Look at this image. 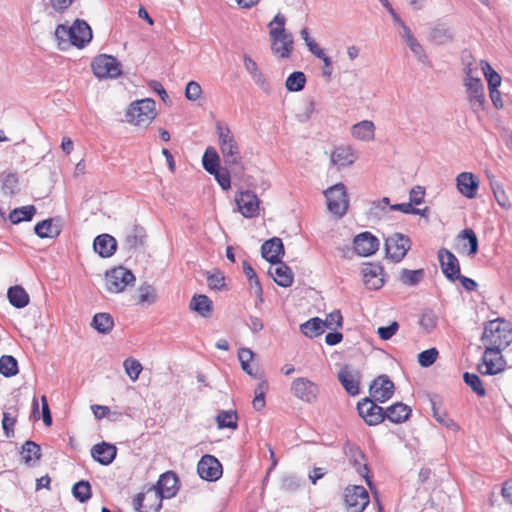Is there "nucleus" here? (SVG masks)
Wrapping results in <instances>:
<instances>
[{
    "instance_id": "nucleus-1",
    "label": "nucleus",
    "mask_w": 512,
    "mask_h": 512,
    "mask_svg": "<svg viewBox=\"0 0 512 512\" xmlns=\"http://www.w3.org/2000/svg\"><path fill=\"white\" fill-rule=\"evenodd\" d=\"M285 24L286 17L281 13H277L268 24L271 51L281 59L289 58L294 48L293 35L286 30Z\"/></svg>"
},
{
    "instance_id": "nucleus-2",
    "label": "nucleus",
    "mask_w": 512,
    "mask_h": 512,
    "mask_svg": "<svg viewBox=\"0 0 512 512\" xmlns=\"http://www.w3.org/2000/svg\"><path fill=\"white\" fill-rule=\"evenodd\" d=\"M485 347L503 350L512 342V328L509 322L502 318L489 321L482 335Z\"/></svg>"
},
{
    "instance_id": "nucleus-3",
    "label": "nucleus",
    "mask_w": 512,
    "mask_h": 512,
    "mask_svg": "<svg viewBox=\"0 0 512 512\" xmlns=\"http://www.w3.org/2000/svg\"><path fill=\"white\" fill-rule=\"evenodd\" d=\"M219 149L225 164L229 166L240 165L242 156L238 142L227 124L216 123Z\"/></svg>"
},
{
    "instance_id": "nucleus-4",
    "label": "nucleus",
    "mask_w": 512,
    "mask_h": 512,
    "mask_svg": "<svg viewBox=\"0 0 512 512\" xmlns=\"http://www.w3.org/2000/svg\"><path fill=\"white\" fill-rule=\"evenodd\" d=\"M155 117V101L151 98L134 101L126 111L127 121L137 126L146 127Z\"/></svg>"
},
{
    "instance_id": "nucleus-5",
    "label": "nucleus",
    "mask_w": 512,
    "mask_h": 512,
    "mask_svg": "<svg viewBox=\"0 0 512 512\" xmlns=\"http://www.w3.org/2000/svg\"><path fill=\"white\" fill-rule=\"evenodd\" d=\"M135 282L134 274L123 266L110 269L105 275V287L110 293H120Z\"/></svg>"
},
{
    "instance_id": "nucleus-6",
    "label": "nucleus",
    "mask_w": 512,
    "mask_h": 512,
    "mask_svg": "<svg viewBox=\"0 0 512 512\" xmlns=\"http://www.w3.org/2000/svg\"><path fill=\"white\" fill-rule=\"evenodd\" d=\"M324 194L327 199L328 210L334 215L342 217L346 213L349 204L345 185L342 183L335 184L328 188Z\"/></svg>"
},
{
    "instance_id": "nucleus-7",
    "label": "nucleus",
    "mask_w": 512,
    "mask_h": 512,
    "mask_svg": "<svg viewBox=\"0 0 512 512\" xmlns=\"http://www.w3.org/2000/svg\"><path fill=\"white\" fill-rule=\"evenodd\" d=\"M163 499L160 492L151 486L145 492L135 496L133 506L138 512H158L162 507Z\"/></svg>"
},
{
    "instance_id": "nucleus-8",
    "label": "nucleus",
    "mask_w": 512,
    "mask_h": 512,
    "mask_svg": "<svg viewBox=\"0 0 512 512\" xmlns=\"http://www.w3.org/2000/svg\"><path fill=\"white\" fill-rule=\"evenodd\" d=\"M92 70L98 78H116L121 74V65L115 57L103 54L93 60Z\"/></svg>"
},
{
    "instance_id": "nucleus-9",
    "label": "nucleus",
    "mask_w": 512,
    "mask_h": 512,
    "mask_svg": "<svg viewBox=\"0 0 512 512\" xmlns=\"http://www.w3.org/2000/svg\"><path fill=\"white\" fill-rule=\"evenodd\" d=\"M410 239L401 234L394 233L385 240L386 256L394 262H400L410 249Z\"/></svg>"
},
{
    "instance_id": "nucleus-10",
    "label": "nucleus",
    "mask_w": 512,
    "mask_h": 512,
    "mask_svg": "<svg viewBox=\"0 0 512 512\" xmlns=\"http://www.w3.org/2000/svg\"><path fill=\"white\" fill-rule=\"evenodd\" d=\"M463 85L466 90L467 99L473 112L484 109L486 103L484 85L481 79L464 78Z\"/></svg>"
},
{
    "instance_id": "nucleus-11",
    "label": "nucleus",
    "mask_w": 512,
    "mask_h": 512,
    "mask_svg": "<svg viewBox=\"0 0 512 512\" xmlns=\"http://www.w3.org/2000/svg\"><path fill=\"white\" fill-rule=\"evenodd\" d=\"M347 512H362L369 504V494L363 486H349L345 489Z\"/></svg>"
},
{
    "instance_id": "nucleus-12",
    "label": "nucleus",
    "mask_w": 512,
    "mask_h": 512,
    "mask_svg": "<svg viewBox=\"0 0 512 512\" xmlns=\"http://www.w3.org/2000/svg\"><path fill=\"white\" fill-rule=\"evenodd\" d=\"M291 392L303 402L314 403L319 395V387L308 378L299 377L293 380Z\"/></svg>"
},
{
    "instance_id": "nucleus-13",
    "label": "nucleus",
    "mask_w": 512,
    "mask_h": 512,
    "mask_svg": "<svg viewBox=\"0 0 512 512\" xmlns=\"http://www.w3.org/2000/svg\"><path fill=\"white\" fill-rule=\"evenodd\" d=\"M375 402L374 399L364 398L357 404L359 415L369 426L380 424L385 419L383 408Z\"/></svg>"
},
{
    "instance_id": "nucleus-14",
    "label": "nucleus",
    "mask_w": 512,
    "mask_h": 512,
    "mask_svg": "<svg viewBox=\"0 0 512 512\" xmlns=\"http://www.w3.org/2000/svg\"><path fill=\"white\" fill-rule=\"evenodd\" d=\"M500 349L487 347L483 354V364L479 365V372L483 375H494L504 369L505 362Z\"/></svg>"
},
{
    "instance_id": "nucleus-15",
    "label": "nucleus",
    "mask_w": 512,
    "mask_h": 512,
    "mask_svg": "<svg viewBox=\"0 0 512 512\" xmlns=\"http://www.w3.org/2000/svg\"><path fill=\"white\" fill-rule=\"evenodd\" d=\"M199 476L206 481H216L222 476V465L213 455L206 454L197 464Z\"/></svg>"
},
{
    "instance_id": "nucleus-16",
    "label": "nucleus",
    "mask_w": 512,
    "mask_h": 512,
    "mask_svg": "<svg viewBox=\"0 0 512 512\" xmlns=\"http://www.w3.org/2000/svg\"><path fill=\"white\" fill-rule=\"evenodd\" d=\"M238 211L245 218H253L259 214V199L251 191H242L235 197Z\"/></svg>"
},
{
    "instance_id": "nucleus-17",
    "label": "nucleus",
    "mask_w": 512,
    "mask_h": 512,
    "mask_svg": "<svg viewBox=\"0 0 512 512\" xmlns=\"http://www.w3.org/2000/svg\"><path fill=\"white\" fill-rule=\"evenodd\" d=\"M394 383L387 375L378 376L370 385V395L380 403L389 400L394 393Z\"/></svg>"
},
{
    "instance_id": "nucleus-18",
    "label": "nucleus",
    "mask_w": 512,
    "mask_h": 512,
    "mask_svg": "<svg viewBox=\"0 0 512 512\" xmlns=\"http://www.w3.org/2000/svg\"><path fill=\"white\" fill-rule=\"evenodd\" d=\"M438 259L443 274L451 281H455L460 277V265L456 256L446 248L438 251Z\"/></svg>"
},
{
    "instance_id": "nucleus-19",
    "label": "nucleus",
    "mask_w": 512,
    "mask_h": 512,
    "mask_svg": "<svg viewBox=\"0 0 512 512\" xmlns=\"http://www.w3.org/2000/svg\"><path fill=\"white\" fill-rule=\"evenodd\" d=\"M354 250L360 256H370L379 249V240L372 233L366 231L358 234L353 240Z\"/></svg>"
},
{
    "instance_id": "nucleus-20",
    "label": "nucleus",
    "mask_w": 512,
    "mask_h": 512,
    "mask_svg": "<svg viewBox=\"0 0 512 512\" xmlns=\"http://www.w3.org/2000/svg\"><path fill=\"white\" fill-rule=\"evenodd\" d=\"M362 274L364 284L368 289L377 290L383 286V267L379 263H365Z\"/></svg>"
},
{
    "instance_id": "nucleus-21",
    "label": "nucleus",
    "mask_w": 512,
    "mask_h": 512,
    "mask_svg": "<svg viewBox=\"0 0 512 512\" xmlns=\"http://www.w3.org/2000/svg\"><path fill=\"white\" fill-rule=\"evenodd\" d=\"M243 64L253 82L259 87V89L267 95L271 94V86L257 63L249 55L245 54L243 56Z\"/></svg>"
},
{
    "instance_id": "nucleus-22",
    "label": "nucleus",
    "mask_w": 512,
    "mask_h": 512,
    "mask_svg": "<svg viewBox=\"0 0 512 512\" xmlns=\"http://www.w3.org/2000/svg\"><path fill=\"white\" fill-rule=\"evenodd\" d=\"M338 380L351 396L359 394L360 374L348 366H344L338 372Z\"/></svg>"
},
{
    "instance_id": "nucleus-23",
    "label": "nucleus",
    "mask_w": 512,
    "mask_h": 512,
    "mask_svg": "<svg viewBox=\"0 0 512 512\" xmlns=\"http://www.w3.org/2000/svg\"><path fill=\"white\" fill-rule=\"evenodd\" d=\"M152 487L157 489L163 498L170 499L178 491V477L172 471L165 472L160 476L157 484Z\"/></svg>"
},
{
    "instance_id": "nucleus-24",
    "label": "nucleus",
    "mask_w": 512,
    "mask_h": 512,
    "mask_svg": "<svg viewBox=\"0 0 512 512\" xmlns=\"http://www.w3.org/2000/svg\"><path fill=\"white\" fill-rule=\"evenodd\" d=\"M261 253L264 259L271 264H278L281 261V256L284 255V246L282 240L278 237H273L262 244Z\"/></svg>"
},
{
    "instance_id": "nucleus-25",
    "label": "nucleus",
    "mask_w": 512,
    "mask_h": 512,
    "mask_svg": "<svg viewBox=\"0 0 512 512\" xmlns=\"http://www.w3.org/2000/svg\"><path fill=\"white\" fill-rule=\"evenodd\" d=\"M457 188L459 192L472 199L476 197L479 186V180L475 175L470 172H462L456 177Z\"/></svg>"
},
{
    "instance_id": "nucleus-26",
    "label": "nucleus",
    "mask_w": 512,
    "mask_h": 512,
    "mask_svg": "<svg viewBox=\"0 0 512 512\" xmlns=\"http://www.w3.org/2000/svg\"><path fill=\"white\" fill-rule=\"evenodd\" d=\"M93 248L100 257L108 258L116 252L117 241L109 234H100L94 239Z\"/></svg>"
},
{
    "instance_id": "nucleus-27",
    "label": "nucleus",
    "mask_w": 512,
    "mask_h": 512,
    "mask_svg": "<svg viewBox=\"0 0 512 512\" xmlns=\"http://www.w3.org/2000/svg\"><path fill=\"white\" fill-rule=\"evenodd\" d=\"M116 454V447L106 442L96 444L91 449V455L93 459L102 465L111 464L115 459Z\"/></svg>"
},
{
    "instance_id": "nucleus-28",
    "label": "nucleus",
    "mask_w": 512,
    "mask_h": 512,
    "mask_svg": "<svg viewBox=\"0 0 512 512\" xmlns=\"http://www.w3.org/2000/svg\"><path fill=\"white\" fill-rule=\"evenodd\" d=\"M35 234L40 238H56L61 233V226L55 219L49 218L38 222L34 227Z\"/></svg>"
},
{
    "instance_id": "nucleus-29",
    "label": "nucleus",
    "mask_w": 512,
    "mask_h": 512,
    "mask_svg": "<svg viewBox=\"0 0 512 512\" xmlns=\"http://www.w3.org/2000/svg\"><path fill=\"white\" fill-rule=\"evenodd\" d=\"M78 26V30H74L75 37L72 38V45L78 48H83L92 39V30L90 26L84 21L77 19L71 27Z\"/></svg>"
},
{
    "instance_id": "nucleus-30",
    "label": "nucleus",
    "mask_w": 512,
    "mask_h": 512,
    "mask_svg": "<svg viewBox=\"0 0 512 512\" xmlns=\"http://www.w3.org/2000/svg\"><path fill=\"white\" fill-rule=\"evenodd\" d=\"M355 160L356 156L350 147H337L331 154V163L337 166L339 169L352 165Z\"/></svg>"
},
{
    "instance_id": "nucleus-31",
    "label": "nucleus",
    "mask_w": 512,
    "mask_h": 512,
    "mask_svg": "<svg viewBox=\"0 0 512 512\" xmlns=\"http://www.w3.org/2000/svg\"><path fill=\"white\" fill-rule=\"evenodd\" d=\"M410 414V407L401 402L391 405L384 411L385 419L392 423H402L409 418Z\"/></svg>"
},
{
    "instance_id": "nucleus-32",
    "label": "nucleus",
    "mask_w": 512,
    "mask_h": 512,
    "mask_svg": "<svg viewBox=\"0 0 512 512\" xmlns=\"http://www.w3.org/2000/svg\"><path fill=\"white\" fill-rule=\"evenodd\" d=\"M269 273L273 277L274 281L281 287L286 288L291 286L293 283L294 277L291 268L281 261L274 270L270 269Z\"/></svg>"
},
{
    "instance_id": "nucleus-33",
    "label": "nucleus",
    "mask_w": 512,
    "mask_h": 512,
    "mask_svg": "<svg viewBox=\"0 0 512 512\" xmlns=\"http://www.w3.org/2000/svg\"><path fill=\"white\" fill-rule=\"evenodd\" d=\"M375 125L372 121L363 120L354 124L351 128L352 136L361 141H371L374 139Z\"/></svg>"
},
{
    "instance_id": "nucleus-34",
    "label": "nucleus",
    "mask_w": 512,
    "mask_h": 512,
    "mask_svg": "<svg viewBox=\"0 0 512 512\" xmlns=\"http://www.w3.org/2000/svg\"><path fill=\"white\" fill-rule=\"evenodd\" d=\"M189 308L206 318L212 313V301L206 295H194L189 303Z\"/></svg>"
},
{
    "instance_id": "nucleus-35",
    "label": "nucleus",
    "mask_w": 512,
    "mask_h": 512,
    "mask_svg": "<svg viewBox=\"0 0 512 512\" xmlns=\"http://www.w3.org/2000/svg\"><path fill=\"white\" fill-rule=\"evenodd\" d=\"M76 27H67L64 24H59L55 30V38L58 41V47L60 50H66L72 45V38L75 37L74 30H78Z\"/></svg>"
},
{
    "instance_id": "nucleus-36",
    "label": "nucleus",
    "mask_w": 512,
    "mask_h": 512,
    "mask_svg": "<svg viewBox=\"0 0 512 512\" xmlns=\"http://www.w3.org/2000/svg\"><path fill=\"white\" fill-rule=\"evenodd\" d=\"M145 231L142 227L132 226L126 233L124 246L128 250L136 249L144 245Z\"/></svg>"
},
{
    "instance_id": "nucleus-37",
    "label": "nucleus",
    "mask_w": 512,
    "mask_h": 512,
    "mask_svg": "<svg viewBox=\"0 0 512 512\" xmlns=\"http://www.w3.org/2000/svg\"><path fill=\"white\" fill-rule=\"evenodd\" d=\"M7 297L15 308H24L29 304V295L21 286H13L8 289Z\"/></svg>"
},
{
    "instance_id": "nucleus-38",
    "label": "nucleus",
    "mask_w": 512,
    "mask_h": 512,
    "mask_svg": "<svg viewBox=\"0 0 512 512\" xmlns=\"http://www.w3.org/2000/svg\"><path fill=\"white\" fill-rule=\"evenodd\" d=\"M91 326L101 334H108L114 327V320L109 313H96Z\"/></svg>"
},
{
    "instance_id": "nucleus-39",
    "label": "nucleus",
    "mask_w": 512,
    "mask_h": 512,
    "mask_svg": "<svg viewBox=\"0 0 512 512\" xmlns=\"http://www.w3.org/2000/svg\"><path fill=\"white\" fill-rule=\"evenodd\" d=\"M219 429L229 428L232 430L238 427V415L234 410H222L216 416Z\"/></svg>"
},
{
    "instance_id": "nucleus-40",
    "label": "nucleus",
    "mask_w": 512,
    "mask_h": 512,
    "mask_svg": "<svg viewBox=\"0 0 512 512\" xmlns=\"http://www.w3.org/2000/svg\"><path fill=\"white\" fill-rule=\"evenodd\" d=\"M301 332L309 337L314 338L320 336L324 330L323 320L318 317L311 318L300 326Z\"/></svg>"
},
{
    "instance_id": "nucleus-41",
    "label": "nucleus",
    "mask_w": 512,
    "mask_h": 512,
    "mask_svg": "<svg viewBox=\"0 0 512 512\" xmlns=\"http://www.w3.org/2000/svg\"><path fill=\"white\" fill-rule=\"evenodd\" d=\"M220 157L216 149L212 146L206 148L203 157L202 164L204 169L209 173H215L219 169Z\"/></svg>"
},
{
    "instance_id": "nucleus-42",
    "label": "nucleus",
    "mask_w": 512,
    "mask_h": 512,
    "mask_svg": "<svg viewBox=\"0 0 512 512\" xmlns=\"http://www.w3.org/2000/svg\"><path fill=\"white\" fill-rule=\"evenodd\" d=\"M36 213L34 205L22 206L15 208L9 214V219L13 224H18L22 221H30Z\"/></svg>"
},
{
    "instance_id": "nucleus-43",
    "label": "nucleus",
    "mask_w": 512,
    "mask_h": 512,
    "mask_svg": "<svg viewBox=\"0 0 512 512\" xmlns=\"http://www.w3.org/2000/svg\"><path fill=\"white\" fill-rule=\"evenodd\" d=\"M21 455L26 464L36 462L41 457V448L37 443L28 440L22 446Z\"/></svg>"
},
{
    "instance_id": "nucleus-44",
    "label": "nucleus",
    "mask_w": 512,
    "mask_h": 512,
    "mask_svg": "<svg viewBox=\"0 0 512 512\" xmlns=\"http://www.w3.org/2000/svg\"><path fill=\"white\" fill-rule=\"evenodd\" d=\"M350 461L355 467L357 473L367 480V483L370 485V481L368 479L369 469L367 463L364 462V454L359 449L351 450Z\"/></svg>"
},
{
    "instance_id": "nucleus-45",
    "label": "nucleus",
    "mask_w": 512,
    "mask_h": 512,
    "mask_svg": "<svg viewBox=\"0 0 512 512\" xmlns=\"http://www.w3.org/2000/svg\"><path fill=\"white\" fill-rule=\"evenodd\" d=\"M453 32L451 29L443 24L436 25L430 32V39L436 44H445L451 41Z\"/></svg>"
},
{
    "instance_id": "nucleus-46",
    "label": "nucleus",
    "mask_w": 512,
    "mask_h": 512,
    "mask_svg": "<svg viewBox=\"0 0 512 512\" xmlns=\"http://www.w3.org/2000/svg\"><path fill=\"white\" fill-rule=\"evenodd\" d=\"M480 65L482 72L488 82V89L498 88L502 82L501 76L491 67L487 61L482 60Z\"/></svg>"
},
{
    "instance_id": "nucleus-47",
    "label": "nucleus",
    "mask_w": 512,
    "mask_h": 512,
    "mask_svg": "<svg viewBox=\"0 0 512 512\" xmlns=\"http://www.w3.org/2000/svg\"><path fill=\"white\" fill-rule=\"evenodd\" d=\"M306 83V76L301 71L291 73L285 82V87L288 91L298 92L301 91Z\"/></svg>"
},
{
    "instance_id": "nucleus-48",
    "label": "nucleus",
    "mask_w": 512,
    "mask_h": 512,
    "mask_svg": "<svg viewBox=\"0 0 512 512\" xmlns=\"http://www.w3.org/2000/svg\"><path fill=\"white\" fill-rule=\"evenodd\" d=\"M18 373L17 360L10 355H3L0 358V374L5 377H12Z\"/></svg>"
},
{
    "instance_id": "nucleus-49",
    "label": "nucleus",
    "mask_w": 512,
    "mask_h": 512,
    "mask_svg": "<svg viewBox=\"0 0 512 512\" xmlns=\"http://www.w3.org/2000/svg\"><path fill=\"white\" fill-rule=\"evenodd\" d=\"M72 493L79 502L85 503L91 498V485L88 481L81 480L74 484Z\"/></svg>"
},
{
    "instance_id": "nucleus-50",
    "label": "nucleus",
    "mask_w": 512,
    "mask_h": 512,
    "mask_svg": "<svg viewBox=\"0 0 512 512\" xmlns=\"http://www.w3.org/2000/svg\"><path fill=\"white\" fill-rule=\"evenodd\" d=\"M463 380L478 396L484 397L486 395V390L477 374L465 372L463 374Z\"/></svg>"
},
{
    "instance_id": "nucleus-51",
    "label": "nucleus",
    "mask_w": 512,
    "mask_h": 512,
    "mask_svg": "<svg viewBox=\"0 0 512 512\" xmlns=\"http://www.w3.org/2000/svg\"><path fill=\"white\" fill-rule=\"evenodd\" d=\"M424 277V270H409L403 269L400 274V281L404 285L415 286L417 285Z\"/></svg>"
},
{
    "instance_id": "nucleus-52",
    "label": "nucleus",
    "mask_w": 512,
    "mask_h": 512,
    "mask_svg": "<svg viewBox=\"0 0 512 512\" xmlns=\"http://www.w3.org/2000/svg\"><path fill=\"white\" fill-rule=\"evenodd\" d=\"M139 292V303H147L148 305H152L157 301V293L156 289L147 283L142 284L138 288Z\"/></svg>"
},
{
    "instance_id": "nucleus-53",
    "label": "nucleus",
    "mask_w": 512,
    "mask_h": 512,
    "mask_svg": "<svg viewBox=\"0 0 512 512\" xmlns=\"http://www.w3.org/2000/svg\"><path fill=\"white\" fill-rule=\"evenodd\" d=\"M490 186L493 191L497 203L504 209H509L511 203L506 195L502 185L498 181H490Z\"/></svg>"
},
{
    "instance_id": "nucleus-54",
    "label": "nucleus",
    "mask_w": 512,
    "mask_h": 512,
    "mask_svg": "<svg viewBox=\"0 0 512 512\" xmlns=\"http://www.w3.org/2000/svg\"><path fill=\"white\" fill-rule=\"evenodd\" d=\"M243 271L246 275V277L250 280L251 286L254 288L255 293L259 296L260 301H263L262 299V287L259 282V279L252 268V266L247 262L243 261Z\"/></svg>"
},
{
    "instance_id": "nucleus-55",
    "label": "nucleus",
    "mask_w": 512,
    "mask_h": 512,
    "mask_svg": "<svg viewBox=\"0 0 512 512\" xmlns=\"http://www.w3.org/2000/svg\"><path fill=\"white\" fill-rule=\"evenodd\" d=\"M123 366L127 376L132 380L136 381L143 369L141 363L134 358H127L123 362Z\"/></svg>"
},
{
    "instance_id": "nucleus-56",
    "label": "nucleus",
    "mask_w": 512,
    "mask_h": 512,
    "mask_svg": "<svg viewBox=\"0 0 512 512\" xmlns=\"http://www.w3.org/2000/svg\"><path fill=\"white\" fill-rule=\"evenodd\" d=\"M254 354L249 348H240L238 351V358L241 363L242 369L250 376L256 377V373L250 367V361L253 359Z\"/></svg>"
},
{
    "instance_id": "nucleus-57",
    "label": "nucleus",
    "mask_w": 512,
    "mask_h": 512,
    "mask_svg": "<svg viewBox=\"0 0 512 512\" xmlns=\"http://www.w3.org/2000/svg\"><path fill=\"white\" fill-rule=\"evenodd\" d=\"M17 186L18 177L15 173H8L3 176L1 189L5 195H13L17 190Z\"/></svg>"
},
{
    "instance_id": "nucleus-58",
    "label": "nucleus",
    "mask_w": 512,
    "mask_h": 512,
    "mask_svg": "<svg viewBox=\"0 0 512 512\" xmlns=\"http://www.w3.org/2000/svg\"><path fill=\"white\" fill-rule=\"evenodd\" d=\"M458 237L463 239V240H467L468 241V244H469V254H476L477 253V251H478V239H477V236H476L475 232L472 229L466 228V229L462 230L459 233Z\"/></svg>"
},
{
    "instance_id": "nucleus-59",
    "label": "nucleus",
    "mask_w": 512,
    "mask_h": 512,
    "mask_svg": "<svg viewBox=\"0 0 512 512\" xmlns=\"http://www.w3.org/2000/svg\"><path fill=\"white\" fill-rule=\"evenodd\" d=\"M342 315L339 310H334L326 316V319L323 320L324 329L336 330L337 328L342 327Z\"/></svg>"
},
{
    "instance_id": "nucleus-60",
    "label": "nucleus",
    "mask_w": 512,
    "mask_h": 512,
    "mask_svg": "<svg viewBox=\"0 0 512 512\" xmlns=\"http://www.w3.org/2000/svg\"><path fill=\"white\" fill-rule=\"evenodd\" d=\"M207 283L209 288L221 290L225 287V277L219 270H215L207 275Z\"/></svg>"
},
{
    "instance_id": "nucleus-61",
    "label": "nucleus",
    "mask_w": 512,
    "mask_h": 512,
    "mask_svg": "<svg viewBox=\"0 0 512 512\" xmlns=\"http://www.w3.org/2000/svg\"><path fill=\"white\" fill-rule=\"evenodd\" d=\"M432 412L433 417L441 424L446 427L457 429V424L449 418L444 411H441L439 407L436 406L435 402H432Z\"/></svg>"
},
{
    "instance_id": "nucleus-62",
    "label": "nucleus",
    "mask_w": 512,
    "mask_h": 512,
    "mask_svg": "<svg viewBox=\"0 0 512 512\" xmlns=\"http://www.w3.org/2000/svg\"><path fill=\"white\" fill-rule=\"evenodd\" d=\"M438 357V351L436 348H430L425 351H422L418 354V363L422 367L431 366Z\"/></svg>"
},
{
    "instance_id": "nucleus-63",
    "label": "nucleus",
    "mask_w": 512,
    "mask_h": 512,
    "mask_svg": "<svg viewBox=\"0 0 512 512\" xmlns=\"http://www.w3.org/2000/svg\"><path fill=\"white\" fill-rule=\"evenodd\" d=\"M420 325L427 332L433 330L437 325V316L432 310H425L420 318Z\"/></svg>"
},
{
    "instance_id": "nucleus-64",
    "label": "nucleus",
    "mask_w": 512,
    "mask_h": 512,
    "mask_svg": "<svg viewBox=\"0 0 512 512\" xmlns=\"http://www.w3.org/2000/svg\"><path fill=\"white\" fill-rule=\"evenodd\" d=\"M202 89L196 81H190L185 88V96L190 101H196L201 97Z\"/></svg>"
}]
</instances>
